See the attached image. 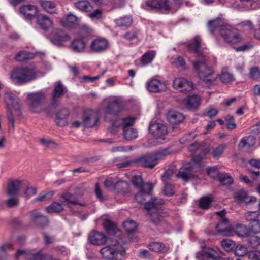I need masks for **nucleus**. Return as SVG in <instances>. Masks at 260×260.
Masks as SVG:
<instances>
[{"label": "nucleus", "mask_w": 260, "mask_h": 260, "mask_svg": "<svg viewBox=\"0 0 260 260\" xmlns=\"http://www.w3.org/2000/svg\"><path fill=\"white\" fill-rule=\"evenodd\" d=\"M201 39L196 36L193 41L188 45L189 50L197 54L198 59L193 62V68L200 79L204 82V85L209 86L214 81V72L212 69L209 61V58L200 51Z\"/></svg>", "instance_id": "f257e3e1"}, {"label": "nucleus", "mask_w": 260, "mask_h": 260, "mask_svg": "<svg viewBox=\"0 0 260 260\" xmlns=\"http://www.w3.org/2000/svg\"><path fill=\"white\" fill-rule=\"evenodd\" d=\"M188 150L194 153L191 161L184 164L177 174V177L181 178L184 181L193 178V173L199 169L202 155L205 154L202 146L198 143L190 145Z\"/></svg>", "instance_id": "f03ea898"}, {"label": "nucleus", "mask_w": 260, "mask_h": 260, "mask_svg": "<svg viewBox=\"0 0 260 260\" xmlns=\"http://www.w3.org/2000/svg\"><path fill=\"white\" fill-rule=\"evenodd\" d=\"M208 26L211 34L218 32L221 38L227 43L235 44L243 40L241 35L221 18H217L209 21Z\"/></svg>", "instance_id": "7ed1b4c3"}, {"label": "nucleus", "mask_w": 260, "mask_h": 260, "mask_svg": "<svg viewBox=\"0 0 260 260\" xmlns=\"http://www.w3.org/2000/svg\"><path fill=\"white\" fill-rule=\"evenodd\" d=\"M37 76V72L34 69L22 67L14 69L10 78L14 84L21 85L35 80Z\"/></svg>", "instance_id": "20e7f679"}, {"label": "nucleus", "mask_w": 260, "mask_h": 260, "mask_svg": "<svg viewBox=\"0 0 260 260\" xmlns=\"http://www.w3.org/2000/svg\"><path fill=\"white\" fill-rule=\"evenodd\" d=\"M174 151L171 147L161 149L156 153L144 155L135 159L136 165L152 169L158 163V160L163 159L166 156L171 154Z\"/></svg>", "instance_id": "39448f33"}, {"label": "nucleus", "mask_w": 260, "mask_h": 260, "mask_svg": "<svg viewBox=\"0 0 260 260\" xmlns=\"http://www.w3.org/2000/svg\"><path fill=\"white\" fill-rule=\"evenodd\" d=\"M164 201L161 199L155 198L147 202L144 206L151 218V221L155 224L161 222L167 214L163 212Z\"/></svg>", "instance_id": "423d86ee"}, {"label": "nucleus", "mask_w": 260, "mask_h": 260, "mask_svg": "<svg viewBox=\"0 0 260 260\" xmlns=\"http://www.w3.org/2000/svg\"><path fill=\"white\" fill-rule=\"evenodd\" d=\"M182 0H147L146 5L151 9L160 11L162 13L168 14L176 12L181 6Z\"/></svg>", "instance_id": "0eeeda50"}, {"label": "nucleus", "mask_w": 260, "mask_h": 260, "mask_svg": "<svg viewBox=\"0 0 260 260\" xmlns=\"http://www.w3.org/2000/svg\"><path fill=\"white\" fill-rule=\"evenodd\" d=\"M102 257L106 260H113L119 253L123 255L125 253V250L120 242L116 240L114 243L102 248L100 251Z\"/></svg>", "instance_id": "6e6552de"}, {"label": "nucleus", "mask_w": 260, "mask_h": 260, "mask_svg": "<svg viewBox=\"0 0 260 260\" xmlns=\"http://www.w3.org/2000/svg\"><path fill=\"white\" fill-rule=\"evenodd\" d=\"M46 94L39 91L28 93L27 100L29 102L30 110L33 113H40L43 111L42 103L45 100Z\"/></svg>", "instance_id": "1a4fd4ad"}, {"label": "nucleus", "mask_w": 260, "mask_h": 260, "mask_svg": "<svg viewBox=\"0 0 260 260\" xmlns=\"http://www.w3.org/2000/svg\"><path fill=\"white\" fill-rule=\"evenodd\" d=\"M15 258L18 260L20 258H24L27 260H51L52 255L43 254L41 252L34 253L32 251L18 250L15 254Z\"/></svg>", "instance_id": "9d476101"}, {"label": "nucleus", "mask_w": 260, "mask_h": 260, "mask_svg": "<svg viewBox=\"0 0 260 260\" xmlns=\"http://www.w3.org/2000/svg\"><path fill=\"white\" fill-rule=\"evenodd\" d=\"M122 110V107L121 102L118 100L110 101L105 111L104 119L106 121H112L110 116H116Z\"/></svg>", "instance_id": "9b49d317"}, {"label": "nucleus", "mask_w": 260, "mask_h": 260, "mask_svg": "<svg viewBox=\"0 0 260 260\" xmlns=\"http://www.w3.org/2000/svg\"><path fill=\"white\" fill-rule=\"evenodd\" d=\"M51 43L57 46H63L64 43L70 41V35L61 29L53 31L49 37Z\"/></svg>", "instance_id": "f8f14e48"}, {"label": "nucleus", "mask_w": 260, "mask_h": 260, "mask_svg": "<svg viewBox=\"0 0 260 260\" xmlns=\"http://www.w3.org/2000/svg\"><path fill=\"white\" fill-rule=\"evenodd\" d=\"M150 133L153 135L156 139H164V136L168 133L166 125L164 123L156 121H152L149 126Z\"/></svg>", "instance_id": "ddd939ff"}, {"label": "nucleus", "mask_w": 260, "mask_h": 260, "mask_svg": "<svg viewBox=\"0 0 260 260\" xmlns=\"http://www.w3.org/2000/svg\"><path fill=\"white\" fill-rule=\"evenodd\" d=\"M27 181L15 179L9 181L7 190V194L11 197L16 196L19 191L28 186Z\"/></svg>", "instance_id": "4468645a"}, {"label": "nucleus", "mask_w": 260, "mask_h": 260, "mask_svg": "<svg viewBox=\"0 0 260 260\" xmlns=\"http://www.w3.org/2000/svg\"><path fill=\"white\" fill-rule=\"evenodd\" d=\"M108 41L104 38L98 37L94 39L90 44V49L96 53H101L105 52L109 47Z\"/></svg>", "instance_id": "2eb2a0df"}, {"label": "nucleus", "mask_w": 260, "mask_h": 260, "mask_svg": "<svg viewBox=\"0 0 260 260\" xmlns=\"http://www.w3.org/2000/svg\"><path fill=\"white\" fill-rule=\"evenodd\" d=\"M216 214L220 217L219 223L216 226V230L220 234L223 236H229L231 233V228L229 225V222L225 217V211L216 212Z\"/></svg>", "instance_id": "dca6fc26"}, {"label": "nucleus", "mask_w": 260, "mask_h": 260, "mask_svg": "<svg viewBox=\"0 0 260 260\" xmlns=\"http://www.w3.org/2000/svg\"><path fill=\"white\" fill-rule=\"evenodd\" d=\"M135 118L132 117H127L124 118L117 119L112 122L111 127L110 128V131L113 133L117 132V129L122 128L123 129L130 128L134 123Z\"/></svg>", "instance_id": "f3484780"}, {"label": "nucleus", "mask_w": 260, "mask_h": 260, "mask_svg": "<svg viewBox=\"0 0 260 260\" xmlns=\"http://www.w3.org/2000/svg\"><path fill=\"white\" fill-rule=\"evenodd\" d=\"M5 103L6 107L14 108L19 116L21 111V105L18 98L11 91H7L5 94Z\"/></svg>", "instance_id": "a211bd4d"}, {"label": "nucleus", "mask_w": 260, "mask_h": 260, "mask_svg": "<svg viewBox=\"0 0 260 260\" xmlns=\"http://www.w3.org/2000/svg\"><path fill=\"white\" fill-rule=\"evenodd\" d=\"M246 220L249 221V228L253 233H258L260 230V222L258 219V213L255 211L248 212L245 215Z\"/></svg>", "instance_id": "6ab92c4d"}, {"label": "nucleus", "mask_w": 260, "mask_h": 260, "mask_svg": "<svg viewBox=\"0 0 260 260\" xmlns=\"http://www.w3.org/2000/svg\"><path fill=\"white\" fill-rule=\"evenodd\" d=\"M80 19L72 13L66 14L59 20L60 25L64 27L71 28L79 25Z\"/></svg>", "instance_id": "aec40b11"}, {"label": "nucleus", "mask_w": 260, "mask_h": 260, "mask_svg": "<svg viewBox=\"0 0 260 260\" xmlns=\"http://www.w3.org/2000/svg\"><path fill=\"white\" fill-rule=\"evenodd\" d=\"M146 87L147 90L150 92H159L165 91L166 88L165 83L157 78H152L147 82Z\"/></svg>", "instance_id": "412c9836"}, {"label": "nucleus", "mask_w": 260, "mask_h": 260, "mask_svg": "<svg viewBox=\"0 0 260 260\" xmlns=\"http://www.w3.org/2000/svg\"><path fill=\"white\" fill-rule=\"evenodd\" d=\"M29 216L31 221L39 226L44 227L48 224L47 218L37 210L29 212Z\"/></svg>", "instance_id": "4be33fe9"}, {"label": "nucleus", "mask_w": 260, "mask_h": 260, "mask_svg": "<svg viewBox=\"0 0 260 260\" xmlns=\"http://www.w3.org/2000/svg\"><path fill=\"white\" fill-rule=\"evenodd\" d=\"M66 92V88L60 81H58L55 86L52 93V105L56 107L58 105L59 99Z\"/></svg>", "instance_id": "5701e85b"}, {"label": "nucleus", "mask_w": 260, "mask_h": 260, "mask_svg": "<svg viewBox=\"0 0 260 260\" xmlns=\"http://www.w3.org/2000/svg\"><path fill=\"white\" fill-rule=\"evenodd\" d=\"M19 11L27 20L32 19L38 12L37 7L31 5H23L20 8Z\"/></svg>", "instance_id": "b1692460"}, {"label": "nucleus", "mask_w": 260, "mask_h": 260, "mask_svg": "<svg viewBox=\"0 0 260 260\" xmlns=\"http://www.w3.org/2000/svg\"><path fill=\"white\" fill-rule=\"evenodd\" d=\"M88 239L92 244L101 245L106 243L107 238L101 232L92 231L88 235Z\"/></svg>", "instance_id": "393cba45"}, {"label": "nucleus", "mask_w": 260, "mask_h": 260, "mask_svg": "<svg viewBox=\"0 0 260 260\" xmlns=\"http://www.w3.org/2000/svg\"><path fill=\"white\" fill-rule=\"evenodd\" d=\"M235 199L239 203H244L246 204L250 203H254L256 198L252 196H248L247 192L243 190H239L235 192Z\"/></svg>", "instance_id": "a878e982"}, {"label": "nucleus", "mask_w": 260, "mask_h": 260, "mask_svg": "<svg viewBox=\"0 0 260 260\" xmlns=\"http://www.w3.org/2000/svg\"><path fill=\"white\" fill-rule=\"evenodd\" d=\"M201 99L197 95L187 96L184 99L183 102L185 107L189 110L197 109L200 105Z\"/></svg>", "instance_id": "bb28decb"}, {"label": "nucleus", "mask_w": 260, "mask_h": 260, "mask_svg": "<svg viewBox=\"0 0 260 260\" xmlns=\"http://www.w3.org/2000/svg\"><path fill=\"white\" fill-rule=\"evenodd\" d=\"M98 120L96 114L92 111H90L84 115L83 119V124L85 127H93L97 124Z\"/></svg>", "instance_id": "cd10ccee"}, {"label": "nucleus", "mask_w": 260, "mask_h": 260, "mask_svg": "<svg viewBox=\"0 0 260 260\" xmlns=\"http://www.w3.org/2000/svg\"><path fill=\"white\" fill-rule=\"evenodd\" d=\"M167 119L171 124L177 125L183 121L184 116L179 112L171 110L167 114Z\"/></svg>", "instance_id": "c85d7f7f"}, {"label": "nucleus", "mask_w": 260, "mask_h": 260, "mask_svg": "<svg viewBox=\"0 0 260 260\" xmlns=\"http://www.w3.org/2000/svg\"><path fill=\"white\" fill-rule=\"evenodd\" d=\"M153 188V185L151 183H143L139 188V192L136 194L135 199L138 203H141L142 200L139 197H142L143 193L146 194H149Z\"/></svg>", "instance_id": "c756f323"}, {"label": "nucleus", "mask_w": 260, "mask_h": 260, "mask_svg": "<svg viewBox=\"0 0 260 260\" xmlns=\"http://www.w3.org/2000/svg\"><path fill=\"white\" fill-rule=\"evenodd\" d=\"M36 19L37 24L44 30H47L52 25L51 19L44 15L39 14L37 16Z\"/></svg>", "instance_id": "7c9ffc66"}, {"label": "nucleus", "mask_w": 260, "mask_h": 260, "mask_svg": "<svg viewBox=\"0 0 260 260\" xmlns=\"http://www.w3.org/2000/svg\"><path fill=\"white\" fill-rule=\"evenodd\" d=\"M69 115V112L67 109H62L56 114V123L60 126H64L68 124L67 118Z\"/></svg>", "instance_id": "2f4dec72"}, {"label": "nucleus", "mask_w": 260, "mask_h": 260, "mask_svg": "<svg viewBox=\"0 0 260 260\" xmlns=\"http://www.w3.org/2000/svg\"><path fill=\"white\" fill-rule=\"evenodd\" d=\"M255 144V138L253 136H248L243 138L240 141L239 147L240 148L249 149Z\"/></svg>", "instance_id": "473e14b6"}, {"label": "nucleus", "mask_w": 260, "mask_h": 260, "mask_svg": "<svg viewBox=\"0 0 260 260\" xmlns=\"http://www.w3.org/2000/svg\"><path fill=\"white\" fill-rule=\"evenodd\" d=\"M60 198L62 199V201L67 203L69 207L72 205L78 204L80 206H84V204H81L78 200L73 195L70 193H65L62 194Z\"/></svg>", "instance_id": "72a5a7b5"}, {"label": "nucleus", "mask_w": 260, "mask_h": 260, "mask_svg": "<svg viewBox=\"0 0 260 260\" xmlns=\"http://www.w3.org/2000/svg\"><path fill=\"white\" fill-rule=\"evenodd\" d=\"M71 47L74 52L81 53L84 52V51L85 47V43L83 39H74L72 42Z\"/></svg>", "instance_id": "f704fd0d"}, {"label": "nucleus", "mask_w": 260, "mask_h": 260, "mask_svg": "<svg viewBox=\"0 0 260 260\" xmlns=\"http://www.w3.org/2000/svg\"><path fill=\"white\" fill-rule=\"evenodd\" d=\"M40 3L46 12L51 14L56 13V5L54 2L50 1L40 0Z\"/></svg>", "instance_id": "c9c22d12"}, {"label": "nucleus", "mask_w": 260, "mask_h": 260, "mask_svg": "<svg viewBox=\"0 0 260 260\" xmlns=\"http://www.w3.org/2000/svg\"><path fill=\"white\" fill-rule=\"evenodd\" d=\"M116 24L119 27H128L133 23V19L130 16H125L115 19Z\"/></svg>", "instance_id": "e433bc0d"}, {"label": "nucleus", "mask_w": 260, "mask_h": 260, "mask_svg": "<svg viewBox=\"0 0 260 260\" xmlns=\"http://www.w3.org/2000/svg\"><path fill=\"white\" fill-rule=\"evenodd\" d=\"M148 247L152 251L155 252H165L167 251V247L160 242H153L150 243Z\"/></svg>", "instance_id": "4c0bfd02"}, {"label": "nucleus", "mask_w": 260, "mask_h": 260, "mask_svg": "<svg viewBox=\"0 0 260 260\" xmlns=\"http://www.w3.org/2000/svg\"><path fill=\"white\" fill-rule=\"evenodd\" d=\"M46 211L48 213H60L62 212L64 208L61 203L54 202L46 208Z\"/></svg>", "instance_id": "58836bf2"}, {"label": "nucleus", "mask_w": 260, "mask_h": 260, "mask_svg": "<svg viewBox=\"0 0 260 260\" xmlns=\"http://www.w3.org/2000/svg\"><path fill=\"white\" fill-rule=\"evenodd\" d=\"M202 258L209 259V258H219L220 256L218 253L212 248H206L203 250L202 253Z\"/></svg>", "instance_id": "ea45409f"}, {"label": "nucleus", "mask_w": 260, "mask_h": 260, "mask_svg": "<svg viewBox=\"0 0 260 260\" xmlns=\"http://www.w3.org/2000/svg\"><path fill=\"white\" fill-rule=\"evenodd\" d=\"M256 233H251L249 237H247V242L249 246L255 248L260 245V238L255 235Z\"/></svg>", "instance_id": "a19ab883"}, {"label": "nucleus", "mask_w": 260, "mask_h": 260, "mask_svg": "<svg viewBox=\"0 0 260 260\" xmlns=\"http://www.w3.org/2000/svg\"><path fill=\"white\" fill-rule=\"evenodd\" d=\"M156 52L154 50H151L145 52L142 56V63L144 66L147 65L151 63L154 58Z\"/></svg>", "instance_id": "79ce46f5"}, {"label": "nucleus", "mask_w": 260, "mask_h": 260, "mask_svg": "<svg viewBox=\"0 0 260 260\" xmlns=\"http://www.w3.org/2000/svg\"><path fill=\"white\" fill-rule=\"evenodd\" d=\"M172 64L175 66L177 68L184 69L185 68V61L182 56L175 55L170 59Z\"/></svg>", "instance_id": "37998d69"}, {"label": "nucleus", "mask_w": 260, "mask_h": 260, "mask_svg": "<svg viewBox=\"0 0 260 260\" xmlns=\"http://www.w3.org/2000/svg\"><path fill=\"white\" fill-rule=\"evenodd\" d=\"M236 232L239 237H247L250 236L252 231L249 228L247 229L245 225L239 224L236 227Z\"/></svg>", "instance_id": "c03bdc74"}, {"label": "nucleus", "mask_w": 260, "mask_h": 260, "mask_svg": "<svg viewBox=\"0 0 260 260\" xmlns=\"http://www.w3.org/2000/svg\"><path fill=\"white\" fill-rule=\"evenodd\" d=\"M104 227L107 232L110 235H114L117 231L116 225L111 220L107 219L103 223Z\"/></svg>", "instance_id": "a18cd8bd"}, {"label": "nucleus", "mask_w": 260, "mask_h": 260, "mask_svg": "<svg viewBox=\"0 0 260 260\" xmlns=\"http://www.w3.org/2000/svg\"><path fill=\"white\" fill-rule=\"evenodd\" d=\"M75 7L83 11H89L92 8L90 3L87 1H79L74 3Z\"/></svg>", "instance_id": "49530a36"}, {"label": "nucleus", "mask_w": 260, "mask_h": 260, "mask_svg": "<svg viewBox=\"0 0 260 260\" xmlns=\"http://www.w3.org/2000/svg\"><path fill=\"white\" fill-rule=\"evenodd\" d=\"M123 135L126 140L131 141L137 138L138 132L134 128H127L123 129Z\"/></svg>", "instance_id": "de8ad7c7"}, {"label": "nucleus", "mask_w": 260, "mask_h": 260, "mask_svg": "<svg viewBox=\"0 0 260 260\" xmlns=\"http://www.w3.org/2000/svg\"><path fill=\"white\" fill-rule=\"evenodd\" d=\"M123 181H115L112 178L107 179L104 182L105 186L110 189L115 190L120 183H124Z\"/></svg>", "instance_id": "09e8293b"}, {"label": "nucleus", "mask_w": 260, "mask_h": 260, "mask_svg": "<svg viewBox=\"0 0 260 260\" xmlns=\"http://www.w3.org/2000/svg\"><path fill=\"white\" fill-rule=\"evenodd\" d=\"M34 55L27 51H22L19 52L15 56V59L18 61H22L26 59L32 58Z\"/></svg>", "instance_id": "8fccbe9b"}, {"label": "nucleus", "mask_w": 260, "mask_h": 260, "mask_svg": "<svg viewBox=\"0 0 260 260\" xmlns=\"http://www.w3.org/2000/svg\"><path fill=\"white\" fill-rule=\"evenodd\" d=\"M54 194V192L53 191H48L45 194H41L39 196L36 197L34 199V202H45L51 199Z\"/></svg>", "instance_id": "3c124183"}, {"label": "nucleus", "mask_w": 260, "mask_h": 260, "mask_svg": "<svg viewBox=\"0 0 260 260\" xmlns=\"http://www.w3.org/2000/svg\"><path fill=\"white\" fill-rule=\"evenodd\" d=\"M219 180L223 185H230L233 183V178L226 173H221L219 176Z\"/></svg>", "instance_id": "603ef678"}, {"label": "nucleus", "mask_w": 260, "mask_h": 260, "mask_svg": "<svg viewBox=\"0 0 260 260\" xmlns=\"http://www.w3.org/2000/svg\"><path fill=\"white\" fill-rule=\"evenodd\" d=\"M221 245L225 250L230 251L232 250L235 247L234 242L229 239L223 240L221 242Z\"/></svg>", "instance_id": "864d4df0"}, {"label": "nucleus", "mask_w": 260, "mask_h": 260, "mask_svg": "<svg viewBox=\"0 0 260 260\" xmlns=\"http://www.w3.org/2000/svg\"><path fill=\"white\" fill-rule=\"evenodd\" d=\"M220 79L221 81L224 83H229L234 80L233 76L226 71L222 72Z\"/></svg>", "instance_id": "5fc2aeb1"}, {"label": "nucleus", "mask_w": 260, "mask_h": 260, "mask_svg": "<svg viewBox=\"0 0 260 260\" xmlns=\"http://www.w3.org/2000/svg\"><path fill=\"white\" fill-rule=\"evenodd\" d=\"M123 228L126 231L132 233L137 230V226L135 221L129 220L123 223Z\"/></svg>", "instance_id": "6e6d98bb"}, {"label": "nucleus", "mask_w": 260, "mask_h": 260, "mask_svg": "<svg viewBox=\"0 0 260 260\" xmlns=\"http://www.w3.org/2000/svg\"><path fill=\"white\" fill-rule=\"evenodd\" d=\"M248 252L246 247L243 245H238L235 248V253L237 256H243L248 254Z\"/></svg>", "instance_id": "4d7b16f0"}, {"label": "nucleus", "mask_w": 260, "mask_h": 260, "mask_svg": "<svg viewBox=\"0 0 260 260\" xmlns=\"http://www.w3.org/2000/svg\"><path fill=\"white\" fill-rule=\"evenodd\" d=\"M186 81V79L183 78H175L173 82V86L181 91Z\"/></svg>", "instance_id": "13d9d810"}, {"label": "nucleus", "mask_w": 260, "mask_h": 260, "mask_svg": "<svg viewBox=\"0 0 260 260\" xmlns=\"http://www.w3.org/2000/svg\"><path fill=\"white\" fill-rule=\"evenodd\" d=\"M212 202V200L209 197H202L199 201V206L202 209H207Z\"/></svg>", "instance_id": "bf43d9fd"}, {"label": "nucleus", "mask_w": 260, "mask_h": 260, "mask_svg": "<svg viewBox=\"0 0 260 260\" xmlns=\"http://www.w3.org/2000/svg\"><path fill=\"white\" fill-rule=\"evenodd\" d=\"M249 76L250 78L253 80H256L259 78L260 69L256 67L250 68Z\"/></svg>", "instance_id": "052dcab7"}, {"label": "nucleus", "mask_w": 260, "mask_h": 260, "mask_svg": "<svg viewBox=\"0 0 260 260\" xmlns=\"http://www.w3.org/2000/svg\"><path fill=\"white\" fill-rule=\"evenodd\" d=\"M207 172L208 175L210 176L211 178H216L217 177L219 178V176L220 174H219V170L218 169L217 167L214 166L211 168H209L207 170Z\"/></svg>", "instance_id": "680f3d73"}, {"label": "nucleus", "mask_w": 260, "mask_h": 260, "mask_svg": "<svg viewBox=\"0 0 260 260\" xmlns=\"http://www.w3.org/2000/svg\"><path fill=\"white\" fill-rule=\"evenodd\" d=\"M226 146L222 144L216 147L213 151L212 155L214 158H218L223 152Z\"/></svg>", "instance_id": "e2e57ef3"}, {"label": "nucleus", "mask_w": 260, "mask_h": 260, "mask_svg": "<svg viewBox=\"0 0 260 260\" xmlns=\"http://www.w3.org/2000/svg\"><path fill=\"white\" fill-rule=\"evenodd\" d=\"M137 37L138 32L135 30L128 31L122 36V37L127 41H132L135 39L137 38Z\"/></svg>", "instance_id": "0e129e2a"}, {"label": "nucleus", "mask_w": 260, "mask_h": 260, "mask_svg": "<svg viewBox=\"0 0 260 260\" xmlns=\"http://www.w3.org/2000/svg\"><path fill=\"white\" fill-rule=\"evenodd\" d=\"M225 120L227 123V128L229 129H233L236 128V124L233 116L227 115L225 117Z\"/></svg>", "instance_id": "69168bd1"}, {"label": "nucleus", "mask_w": 260, "mask_h": 260, "mask_svg": "<svg viewBox=\"0 0 260 260\" xmlns=\"http://www.w3.org/2000/svg\"><path fill=\"white\" fill-rule=\"evenodd\" d=\"M23 189H25L24 195L27 199L37 193V188L35 187H28V185Z\"/></svg>", "instance_id": "338daca9"}, {"label": "nucleus", "mask_w": 260, "mask_h": 260, "mask_svg": "<svg viewBox=\"0 0 260 260\" xmlns=\"http://www.w3.org/2000/svg\"><path fill=\"white\" fill-rule=\"evenodd\" d=\"M248 257L251 260H260V250H254L248 252Z\"/></svg>", "instance_id": "774afa93"}]
</instances>
